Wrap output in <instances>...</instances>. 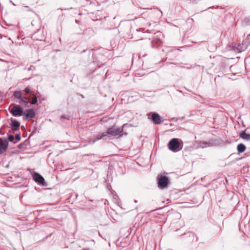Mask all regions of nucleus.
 <instances>
[{"mask_svg":"<svg viewBox=\"0 0 250 250\" xmlns=\"http://www.w3.org/2000/svg\"><path fill=\"white\" fill-rule=\"evenodd\" d=\"M169 64H177V63H175V62H169Z\"/></svg>","mask_w":250,"mask_h":250,"instance_id":"nucleus-30","label":"nucleus"},{"mask_svg":"<svg viewBox=\"0 0 250 250\" xmlns=\"http://www.w3.org/2000/svg\"><path fill=\"white\" fill-rule=\"evenodd\" d=\"M180 67L181 68H186V66H183V65H181Z\"/></svg>","mask_w":250,"mask_h":250,"instance_id":"nucleus-29","label":"nucleus"},{"mask_svg":"<svg viewBox=\"0 0 250 250\" xmlns=\"http://www.w3.org/2000/svg\"><path fill=\"white\" fill-rule=\"evenodd\" d=\"M21 124L19 121L15 119L11 118L10 124L11 131L14 133L16 131H19Z\"/></svg>","mask_w":250,"mask_h":250,"instance_id":"nucleus-10","label":"nucleus"},{"mask_svg":"<svg viewBox=\"0 0 250 250\" xmlns=\"http://www.w3.org/2000/svg\"><path fill=\"white\" fill-rule=\"evenodd\" d=\"M1 93V92H0V94Z\"/></svg>","mask_w":250,"mask_h":250,"instance_id":"nucleus-39","label":"nucleus"},{"mask_svg":"<svg viewBox=\"0 0 250 250\" xmlns=\"http://www.w3.org/2000/svg\"><path fill=\"white\" fill-rule=\"evenodd\" d=\"M147 116L148 118L156 125H159L161 123V118L159 114L156 112L148 113Z\"/></svg>","mask_w":250,"mask_h":250,"instance_id":"nucleus-6","label":"nucleus"},{"mask_svg":"<svg viewBox=\"0 0 250 250\" xmlns=\"http://www.w3.org/2000/svg\"><path fill=\"white\" fill-rule=\"evenodd\" d=\"M70 119V116L66 115H62L61 117V120L62 122L64 121L65 120H69Z\"/></svg>","mask_w":250,"mask_h":250,"instance_id":"nucleus-20","label":"nucleus"},{"mask_svg":"<svg viewBox=\"0 0 250 250\" xmlns=\"http://www.w3.org/2000/svg\"><path fill=\"white\" fill-rule=\"evenodd\" d=\"M141 30H143V29H142V28H140V29H136V32H139V31H140Z\"/></svg>","mask_w":250,"mask_h":250,"instance_id":"nucleus-28","label":"nucleus"},{"mask_svg":"<svg viewBox=\"0 0 250 250\" xmlns=\"http://www.w3.org/2000/svg\"><path fill=\"white\" fill-rule=\"evenodd\" d=\"M134 202H135V203H137V201L136 200H134Z\"/></svg>","mask_w":250,"mask_h":250,"instance_id":"nucleus-36","label":"nucleus"},{"mask_svg":"<svg viewBox=\"0 0 250 250\" xmlns=\"http://www.w3.org/2000/svg\"><path fill=\"white\" fill-rule=\"evenodd\" d=\"M1 134L3 135V134H4V132L3 133V132H1Z\"/></svg>","mask_w":250,"mask_h":250,"instance_id":"nucleus-35","label":"nucleus"},{"mask_svg":"<svg viewBox=\"0 0 250 250\" xmlns=\"http://www.w3.org/2000/svg\"><path fill=\"white\" fill-rule=\"evenodd\" d=\"M34 181L40 185L46 186V183L43 176L37 172H34L32 174Z\"/></svg>","mask_w":250,"mask_h":250,"instance_id":"nucleus-7","label":"nucleus"},{"mask_svg":"<svg viewBox=\"0 0 250 250\" xmlns=\"http://www.w3.org/2000/svg\"><path fill=\"white\" fill-rule=\"evenodd\" d=\"M81 96H82V97H83V98L84 97L83 95H81Z\"/></svg>","mask_w":250,"mask_h":250,"instance_id":"nucleus-37","label":"nucleus"},{"mask_svg":"<svg viewBox=\"0 0 250 250\" xmlns=\"http://www.w3.org/2000/svg\"><path fill=\"white\" fill-rule=\"evenodd\" d=\"M89 55H91L92 58H94V53L93 50H89Z\"/></svg>","mask_w":250,"mask_h":250,"instance_id":"nucleus-23","label":"nucleus"},{"mask_svg":"<svg viewBox=\"0 0 250 250\" xmlns=\"http://www.w3.org/2000/svg\"><path fill=\"white\" fill-rule=\"evenodd\" d=\"M126 125V124H124L122 126L116 128L115 127V125L108 128L105 132V133L106 134L107 137H108V135L115 137H121L124 134L126 135L127 133L123 131V128Z\"/></svg>","mask_w":250,"mask_h":250,"instance_id":"nucleus-3","label":"nucleus"},{"mask_svg":"<svg viewBox=\"0 0 250 250\" xmlns=\"http://www.w3.org/2000/svg\"><path fill=\"white\" fill-rule=\"evenodd\" d=\"M36 115L34 110L32 108L27 109L23 111V116L25 117L26 120L30 121L33 119Z\"/></svg>","mask_w":250,"mask_h":250,"instance_id":"nucleus-9","label":"nucleus"},{"mask_svg":"<svg viewBox=\"0 0 250 250\" xmlns=\"http://www.w3.org/2000/svg\"><path fill=\"white\" fill-rule=\"evenodd\" d=\"M182 235H185L187 237L190 238L191 240H193L194 237V233L192 232H188L187 233H184L182 234Z\"/></svg>","mask_w":250,"mask_h":250,"instance_id":"nucleus-18","label":"nucleus"},{"mask_svg":"<svg viewBox=\"0 0 250 250\" xmlns=\"http://www.w3.org/2000/svg\"><path fill=\"white\" fill-rule=\"evenodd\" d=\"M246 149V146L242 143L239 144L237 146L238 154L244 152Z\"/></svg>","mask_w":250,"mask_h":250,"instance_id":"nucleus-15","label":"nucleus"},{"mask_svg":"<svg viewBox=\"0 0 250 250\" xmlns=\"http://www.w3.org/2000/svg\"><path fill=\"white\" fill-rule=\"evenodd\" d=\"M10 2H11L13 5H15V4L13 2H12V1L10 0Z\"/></svg>","mask_w":250,"mask_h":250,"instance_id":"nucleus-34","label":"nucleus"},{"mask_svg":"<svg viewBox=\"0 0 250 250\" xmlns=\"http://www.w3.org/2000/svg\"><path fill=\"white\" fill-rule=\"evenodd\" d=\"M173 53V51H170V52H168V53L167 55V56H169L171 55V54H172Z\"/></svg>","mask_w":250,"mask_h":250,"instance_id":"nucleus-27","label":"nucleus"},{"mask_svg":"<svg viewBox=\"0 0 250 250\" xmlns=\"http://www.w3.org/2000/svg\"><path fill=\"white\" fill-rule=\"evenodd\" d=\"M14 137H15V142H14V143H17V142L20 141L21 139V135H20V133L16 134L15 135V136H14Z\"/></svg>","mask_w":250,"mask_h":250,"instance_id":"nucleus-21","label":"nucleus"},{"mask_svg":"<svg viewBox=\"0 0 250 250\" xmlns=\"http://www.w3.org/2000/svg\"><path fill=\"white\" fill-rule=\"evenodd\" d=\"M239 136L243 139L250 141V134L247 133L245 131H242L240 133Z\"/></svg>","mask_w":250,"mask_h":250,"instance_id":"nucleus-14","label":"nucleus"},{"mask_svg":"<svg viewBox=\"0 0 250 250\" xmlns=\"http://www.w3.org/2000/svg\"><path fill=\"white\" fill-rule=\"evenodd\" d=\"M158 187L160 189H164L167 188L170 183L169 178L164 175L159 174L157 177Z\"/></svg>","mask_w":250,"mask_h":250,"instance_id":"nucleus-5","label":"nucleus"},{"mask_svg":"<svg viewBox=\"0 0 250 250\" xmlns=\"http://www.w3.org/2000/svg\"><path fill=\"white\" fill-rule=\"evenodd\" d=\"M28 11H32V10H31V9H30V8H29L28 9Z\"/></svg>","mask_w":250,"mask_h":250,"instance_id":"nucleus-31","label":"nucleus"},{"mask_svg":"<svg viewBox=\"0 0 250 250\" xmlns=\"http://www.w3.org/2000/svg\"><path fill=\"white\" fill-rule=\"evenodd\" d=\"M171 120L174 121L175 122H176L177 121L178 119L176 118H173L171 119Z\"/></svg>","mask_w":250,"mask_h":250,"instance_id":"nucleus-25","label":"nucleus"},{"mask_svg":"<svg viewBox=\"0 0 250 250\" xmlns=\"http://www.w3.org/2000/svg\"><path fill=\"white\" fill-rule=\"evenodd\" d=\"M27 144H28V142H27V141H25L24 142L21 143L19 144L18 146V147L19 149H24V148H26Z\"/></svg>","mask_w":250,"mask_h":250,"instance_id":"nucleus-17","label":"nucleus"},{"mask_svg":"<svg viewBox=\"0 0 250 250\" xmlns=\"http://www.w3.org/2000/svg\"><path fill=\"white\" fill-rule=\"evenodd\" d=\"M24 7H25V8H26V9L29 8V7H28V6H25Z\"/></svg>","mask_w":250,"mask_h":250,"instance_id":"nucleus-32","label":"nucleus"},{"mask_svg":"<svg viewBox=\"0 0 250 250\" xmlns=\"http://www.w3.org/2000/svg\"><path fill=\"white\" fill-rule=\"evenodd\" d=\"M246 40L250 42V34L247 36Z\"/></svg>","mask_w":250,"mask_h":250,"instance_id":"nucleus-24","label":"nucleus"},{"mask_svg":"<svg viewBox=\"0 0 250 250\" xmlns=\"http://www.w3.org/2000/svg\"><path fill=\"white\" fill-rule=\"evenodd\" d=\"M194 67H195L194 64H190V65H188V66H186V68H187L188 69H190L193 68Z\"/></svg>","mask_w":250,"mask_h":250,"instance_id":"nucleus-22","label":"nucleus"},{"mask_svg":"<svg viewBox=\"0 0 250 250\" xmlns=\"http://www.w3.org/2000/svg\"><path fill=\"white\" fill-rule=\"evenodd\" d=\"M242 25L243 26L250 25V15L246 17L242 21Z\"/></svg>","mask_w":250,"mask_h":250,"instance_id":"nucleus-16","label":"nucleus"},{"mask_svg":"<svg viewBox=\"0 0 250 250\" xmlns=\"http://www.w3.org/2000/svg\"><path fill=\"white\" fill-rule=\"evenodd\" d=\"M24 91L27 94L33 97L32 100L30 101L29 98L23 96L21 91L16 90L14 92L13 97L19 101L16 100V102L25 106L29 103L31 104H36L38 102V97L31 91V88L30 86H27L24 88Z\"/></svg>","mask_w":250,"mask_h":250,"instance_id":"nucleus-1","label":"nucleus"},{"mask_svg":"<svg viewBox=\"0 0 250 250\" xmlns=\"http://www.w3.org/2000/svg\"><path fill=\"white\" fill-rule=\"evenodd\" d=\"M103 139L104 140H106L107 139L106 134L105 133V132H103L102 133L96 135V138L95 139L91 140L90 142L91 144H94L96 141Z\"/></svg>","mask_w":250,"mask_h":250,"instance_id":"nucleus-11","label":"nucleus"},{"mask_svg":"<svg viewBox=\"0 0 250 250\" xmlns=\"http://www.w3.org/2000/svg\"><path fill=\"white\" fill-rule=\"evenodd\" d=\"M183 147V141L179 138H172L167 144L168 148L173 152H177L179 151L182 149Z\"/></svg>","mask_w":250,"mask_h":250,"instance_id":"nucleus-2","label":"nucleus"},{"mask_svg":"<svg viewBox=\"0 0 250 250\" xmlns=\"http://www.w3.org/2000/svg\"><path fill=\"white\" fill-rule=\"evenodd\" d=\"M75 22H76V23H77V24H80V21L79 20H75Z\"/></svg>","mask_w":250,"mask_h":250,"instance_id":"nucleus-26","label":"nucleus"},{"mask_svg":"<svg viewBox=\"0 0 250 250\" xmlns=\"http://www.w3.org/2000/svg\"><path fill=\"white\" fill-rule=\"evenodd\" d=\"M8 109L11 115L14 117H20L23 114L24 110L20 104H11Z\"/></svg>","mask_w":250,"mask_h":250,"instance_id":"nucleus-4","label":"nucleus"},{"mask_svg":"<svg viewBox=\"0 0 250 250\" xmlns=\"http://www.w3.org/2000/svg\"><path fill=\"white\" fill-rule=\"evenodd\" d=\"M162 43V42L159 38L155 39L151 42V45L153 48H158Z\"/></svg>","mask_w":250,"mask_h":250,"instance_id":"nucleus-12","label":"nucleus"},{"mask_svg":"<svg viewBox=\"0 0 250 250\" xmlns=\"http://www.w3.org/2000/svg\"><path fill=\"white\" fill-rule=\"evenodd\" d=\"M8 142H13L14 143L15 142L14 136L12 134H8Z\"/></svg>","mask_w":250,"mask_h":250,"instance_id":"nucleus-19","label":"nucleus"},{"mask_svg":"<svg viewBox=\"0 0 250 250\" xmlns=\"http://www.w3.org/2000/svg\"><path fill=\"white\" fill-rule=\"evenodd\" d=\"M89 250V249H85L84 250Z\"/></svg>","mask_w":250,"mask_h":250,"instance_id":"nucleus-38","label":"nucleus"},{"mask_svg":"<svg viewBox=\"0 0 250 250\" xmlns=\"http://www.w3.org/2000/svg\"><path fill=\"white\" fill-rule=\"evenodd\" d=\"M85 51H86V50H83V51H82V53L84 52H85Z\"/></svg>","mask_w":250,"mask_h":250,"instance_id":"nucleus-33","label":"nucleus"},{"mask_svg":"<svg viewBox=\"0 0 250 250\" xmlns=\"http://www.w3.org/2000/svg\"><path fill=\"white\" fill-rule=\"evenodd\" d=\"M212 145V143L209 141H200L198 143V147L204 148L208 146H211Z\"/></svg>","mask_w":250,"mask_h":250,"instance_id":"nucleus-13","label":"nucleus"},{"mask_svg":"<svg viewBox=\"0 0 250 250\" xmlns=\"http://www.w3.org/2000/svg\"><path fill=\"white\" fill-rule=\"evenodd\" d=\"M8 146V142L5 137L0 138V154L6 151Z\"/></svg>","mask_w":250,"mask_h":250,"instance_id":"nucleus-8","label":"nucleus"}]
</instances>
